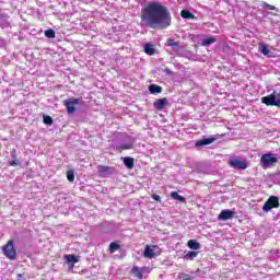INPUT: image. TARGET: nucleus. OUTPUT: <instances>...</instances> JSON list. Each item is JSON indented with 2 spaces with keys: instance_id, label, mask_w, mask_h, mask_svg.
<instances>
[{
  "instance_id": "nucleus-1",
  "label": "nucleus",
  "mask_w": 280,
  "mask_h": 280,
  "mask_svg": "<svg viewBox=\"0 0 280 280\" xmlns=\"http://www.w3.org/2000/svg\"><path fill=\"white\" fill-rule=\"evenodd\" d=\"M141 23L151 30H166L172 25V15L167 8L159 2H150L141 10Z\"/></svg>"
},
{
  "instance_id": "nucleus-2",
  "label": "nucleus",
  "mask_w": 280,
  "mask_h": 280,
  "mask_svg": "<svg viewBox=\"0 0 280 280\" xmlns=\"http://www.w3.org/2000/svg\"><path fill=\"white\" fill-rule=\"evenodd\" d=\"M279 163V158L275 153H265L260 158V165L264 170H269V167H275Z\"/></svg>"
},
{
  "instance_id": "nucleus-3",
  "label": "nucleus",
  "mask_w": 280,
  "mask_h": 280,
  "mask_svg": "<svg viewBox=\"0 0 280 280\" xmlns=\"http://www.w3.org/2000/svg\"><path fill=\"white\" fill-rule=\"evenodd\" d=\"M261 103L266 104V106H278V107H280V93L277 92V91H273L272 94L262 97Z\"/></svg>"
},
{
  "instance_id": "nucleus-4",
  "label": "nucleus",
  "mask_w": 280,
  "mask_h": 280,
  "mask_svg": "<svg viewBox=\"0 0 280 280\" xmlns=\"http://www.w3.org/2000/svg\"><path fill=\"white\" fill-rule=\"evenodd\" d=\"M2 250L7 259H11V261H13V259H16V249L14 248L13 241H9L7 245L3 246Z\"/></svg>"
},
{
  "instance_id": "nucleus-5",
  "label": "nucleus",
  "mask_w": 280,
  "mask_h": 280,
  "mask_svg": "<svg viewBox=\"0 0 280 280\" xmlns=\"http://www.w3.org/2000/svg\"><path fill=\"white\" fill-rule=\"evenodd\" d=\"M279 197L270 196L262 206V211H265V213H268V211H272V209H279Z\"/></svg>"
},
{
  "instance_id": "nucleus-6",
  "label": "nucleus",
  "mask_w": 280,
  "mask_h": 280,
  "mask_svg": "<svg viewBox=\"0 0 280 280\" xmlns=\"http://www.w3.org/2000/svg\"><path fill=\"white\" fill-rule=\"evenodd\" d=\"M159 255H161V249L159 248V246L156 245H147L144 248V253L143 256L147 259H154L155 257H159Z\"/></svg>"
},
{
  "instance_id": "nucleus-7",
  "label": "nucleus",
  "mask_w": 280,
  "mask_h": 280,
  "mask_svg": "<svg viewBox=\"0 0 280 280\" xmlns=\"http://www.w3.org/2000/svg\"><path fill=\"white\" fill-rule=\"evenodd\" d=\"M80 102H82L81 98H73V97L65 101V106L69 115H73V113H75V105L80 104Z\"/></svg>"
},
{
  "instance_id": "nucleus-8",
  "label": "nucleus",
  "mask_w": 280,
  "mask_h": 280,
  "mask_svg": "<svg viewBox=\"0 0 280 280\" xmlns=\"http://www.w3.org/2000/svg\"><path fill=\"white\" fill-rule=\"evenodd\" d=\"M233 215H235V211L225 209L220 212L218 220L226 222V220H233Z\"/></svg>"
},
{
  "instance_id": "nucleus-9",
  "label": "nucleus",
  "mask_w": 280,
  "mask_h": 280,
  "mask_svg": "<svg viewBox=\"0 0 280 280\" xmlns=\"http://www.w3.org/2000/svg\"><path fill=\"white\" fill-rule=\"evenodd\" d=\"M230 165L234 167V170H246V167H248L246 162L240 160H231Z\"/></svg>"
},
{
  "instance_id": "nucleus-10",
  "label": "nucleus",
  "mask_w": 280,
  "mask_h": 280,
  "mask_svg": "<svg viewBox=\"0 0 280 280\" xmlns=\"http://www.w3.org/2000/svg\"><path fill=\"white\" fill-rule=\"evenodd\" d=\"M259 51L262 54V56H267V58H275V54L268 49L266 44H259Z\"/></svg>"
},
{
  "instance_id": "nucleus-11",
  "label": "nucleus",
  "mask_w": 280,
  "mask_h": 280,
  "mask_svg": "<svg viewBox=\"0 0 280 280\" xmlns=\"http://www.w3.org/2000/svg\"><path fill=\"white\" fill-rule=\"evenodd\" d=\"M167 98H159L153 103L154 108H156V110H163L165 108V106H167Z\"/></svg>"
},
{
  "instance_id": "nucleus-12",
  "label": "nucleus",
  "mask_w": 280,
  "mask_h": 280,
  "mask_svg": "<svg viewBox=\"0 0 280 280\" xmlns=\"http://www.w3.org/2000/svg\"><path fill=\"white\" fill-rule=\"evenodd\" d=\"M97 170H98L100 176H103V177L109 176V174L113 173V168H110L109 166L100 165Z\"/></svg>"
},
{
  "instance_id": "nucleus-13",
  "label": "nucleus",
  "mask_w": 280,
  "mask_h": 280,
  "mask_svg": "<svg viewBox=\"0 0 280 280\" xmlns=\"http://www.w3.org/2000/svg\"><path fill=\"white\" fill-rule=\"evenodd\" d=\"M65 259H66L67 264H69L70 270H73V266H75V264H78V257H75L74 255H66Z\"/></svg>"
},
{
  "instance_id": "nucleus-14",
  "label": "nucleus",
  "mask_w": 280,
  "mask_h": 280,
  "mask_svg": "<svg viewBox=\"0 0 280 280\" xmlns=\"http://www.w3.org/2000/svg\"><path fill=\"white\" fill-rule=\"evenodd\" d=\"M213 141H215V139L213 138H206V139L199 140L196 142V148H201L202 145H211Z\"/></svg>"
},
{
  "instance_id": "nucleus-15",
  "label": "nucleus",
  "mask_w": 280,
  "mask_h": 280,
  "mask_svg": "<svg viewBox=\"0 0 280 280\" xmlns=\"http://www.w3.org/2000/svg\"><path fill=\"white\" fill-rule=\"evenodd\" d=\"M166 45L168 47H172L173 51H178L180 49V45L178 42H175L174 39H167Z\"/></svg>"
},
{
  "instance_id": "nucleus-16",
  "label": "nucleus",
  "mask_w": 280,
  "mask_h": 280,
  "mask_svg": "<svg viewBox=\"0 0 280 280\" xmlns=\"http://www.w3.org/2000/svg\"><path fill=\"white\" fill-rule=\"evenodd\" d=\"M187 246L191 250H200V243H198L196 240L188 241Z\"/></svg>"
},
{
  "instance_id": "nucleus-17",
  "label": "nucleus",
  "mask_w": 280,
  "mask_h": 280,
  "mask_svg": "<svg viewBox=\"0 0 280 280\" xmlns=\"http://www.w3.org/2000/svg\"><path fill=\"white\" fill-rule=\"evenodd\" d=\"M163 91V88L156 85V84H152L149 86V92L152 94V95H156L159 93H162Z\"/></svg>"
},
{
  "instance_id": "nucleus-18",
  "label": "nucleus",
  "mask_w": 280,
  "mask_h": 280,
  "mask_svg": "<svg viewBox=\"0 0 280 280\" xmlns=\"http://www.w3.org/2000/svg\"><path fill=\"white\" fill-rule=\"evenodd\" d=\"M144 52L148 55V56H154V54L156 52V49H154V45L152 44H147L144 46Z\"/></svg>"
},
{
  "instance_id": "nucleus-19",
  "label": "nucleus",
  "mask_w": 280,
  "mask_h": 280,
  "mask_svg": "<svg viewBox=\"0 0 280 280\" xmlns=\"http://www.w3.org/2000/svg\"><path fill=\"white\" fill-rule=\"evenodd\" d=\"M124 164H125V167H127L128 170H132V167H135V159L124 158Z\"/></svg>"
},
{
  "instance_id": "nucleus-20",
  "label": "nucleus",
  "mask_w": 280,
  "mask_h": 280,
  "mask_svg": "<svg viewBox=\"0 0 280 280\" xmlns=\"http://www.w3.org/2000/svg\"><path fill=\"white\" fill-rule=\"evenodd\" d=\"M215 37H209V38H206L201 42V46L202 47H209V45H213V43H215Z\"/></svg>"
},
{
  "instance_id": "nucleus-21",
  "label": "nucleus",
  "mask_w": 280,
  "mask_h": 280,
  "mask_svg": "<svg viewBox=\"0 0 280 280\" xmlns=\"http://www.w3.org/2000/svg\"><path fill=\"white\" fill-rule=\"evenodd\" d=\"M182 19H194V14L189 12V10H182L180 12Z\"/></svg>"
},
{
  "instance_id": "nucleus-22",
  "label": "nucleus",
  "mask_w": 280,
  "mask_h": 280,
  "mask_svg": "<svg viewBox=\"0 0 280 280\" xmlns=\"http://www.w3.org/2000/svg\"><path fill=\"white\" fill-rule=\"evenodd\" d=\"M171 198H173V200H178L179 202H185V198L176 191L171 192Z\"/></svg>"
},
{
  "instance_id": "nucleus-23",
  "label": "nucleus",
  "mask_w": 280,
  "mask_h": 280,
  "mask_svg": "<svg viewBox=\"0 0 280 280\" xmlns=\"http://www.w3.org/2000/svg\"><path fill=\"white\" fill-rule=\"evenodd\" d=\"M46 38H56V32L51 28L45 31Z\"/></svg>"
},
{
  "instance_id": "nucleus-24",
  "label": "nucleus",
  "mask_w": 280,
  "mask_h": 280,
  "mask_svg": "<svg viewBox=\"0 0 280 280\" xmlns=\"http://www.w3.org/2000/svg\"><path fill=\"white\" fill-rule=\"evenodd\" d=\"M196 257H198V252H188L185 256L186 259H190V260L196 259Z\"/></svg>"
},
{
  "instance_id": "nucleus-25",
  "label": "nucleus",
  "mask_w": 280,
  "mask_h": 280,
  "mask_svg": "<svg viewBox=\"0 0 280 280\" xmlns=\"http://www.w3.org/2000/svg\"><path fill=\"white\" fill-rule=\"evenodd\" d=\"M132 272L138 279H143V273H141V270L138 267H133Z\"/></svg>"
},
{
  "instance_id": "nucleus-26",
  "label": "nucleus",
  "mask_w": 280,
  "mask_h": 280,
  "mask_svg": "<svg viewBox=\"0 0 280 280\" xmlns=\"http://www.w3.org/2000/svg\"><path fill=\"white\" fill-rule=\"evenodd\" d=\"M67 179L69 180V183H73V180H75V174H73V171L67 172Z\"/></svg>"
},
{
  "instance_id": "nucleus-27",
  "label": "nucleus",
  "mask_w": 280,
  "mask_h": 280,
  "mask_svg": "<svg viewBox=\"0 0 280 280\" xmlns=\"http://www.w3.org/2000/svg\"><path fill=\"white\" fill-rule=\"evenodd\" d=\"M117 250H119V244L110 243V245H109V253H115Z\"/></svg>"
},
{
  "instance_id": "nucleus-28",
  "label": "nucleus",
  "mask_w": 280,
  "mask_h": 280,
  "mask_svg": "<svg viewBox=\"0 0 280 280\" xmlns=\"http://www.w3.org/2000/svg\"><path fill=\"white\" fill-rule=\"evenodd\" d=\"M44 124H46V126H51L54 124V118L50 116H44Z\"/></svg>"
},
{
  "instance_id": "nucleus-29",
  "label": "nucleus",
  "mask_w": 280,
  "mask_h": 280,
  "mask_svg": "<svg viewBox=\"0 0 280 280\" xmlns=\"http://www.w3.org/2000/svg\"><path fill=\"white\" fill-rule=\"evenodd\" d=\"M118 148H119V150H131L132 143H125V144H121Z\"/></svg>"
},
{
  "instance_id": "nucleus-30",
  "label": "nucleus",
  "mask_w": 280,
  "mask_h": 280,
  "mask_svg": "<svg viewBox=\"0 0 280 280\" xmlns=\"http://www.w3.org/2000/svg\"><path fill=\"white\" fill-rule=\"evenodd\" d=\"M9 163L12 167H18V165H21V162L19 160H12Z\"/></svg>"
},
{
  "instance_id": "nucleus-31",
  "label": "nucleus",
  "mask_w": 280,
  "mask_h": 280,
  "mask_svg": "<svg viewBox=\"0 0 280 280\" xmlns=\"http://www.w3.org/2000/svg\"><path fill=\"white\" fill-rule=\"evenodd\" d=\"M151 198H152L153 200H155L156 202H161V196H159V195H156V194L151 195Z\"/></svg>"
},
{
  "instance_id": "nucleus-32",
  "label": "nucleus",
  "mask_w": 280,
  "mask_h": 280,
  "mask_svg": "<svg viewBox=\"0 0 280 280\" xmlns=\"http://www.w3.org/2000/svg\"><path fill=\"white\" fill-rule=\"evenodd\" d=\"M265 8H267L268 10H275V5L265 3Z\"/></svg>"
},
{
  "instance_id": "nucleus-33",
  "label": "nucleus",
  "mask_w": 280,
  "mask_h": 280,
  "mask_svg": "<svg viewBox=\"0 0 280 280\" xmlns=\"http://www.w3.org/2000/svg\"><path fill=\"white\" fill-rule=\"evenodd\" d=\"M11 156H12L13 160H16V151H13V152L11 153Z\"/></svg>"
},
{
  "instance_id": "nucleus-34",
  "label": "nucleus",
  "mask_w": 280,
  "mask_h": 280,
  "mask_svg": "<svg viewBox=\"0 0 280 280\" xmlns=\"http://www.w3.org/2000/svg\"><path fill=\"white\" fill-rule=\"evenodd\" d=\"M184 280H191V277L188 276V275H186L185 278H184Z\"/></svg>"
}]
</instances>
